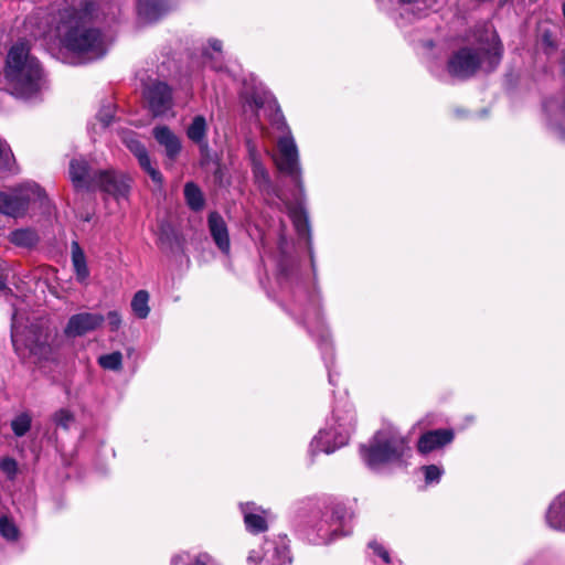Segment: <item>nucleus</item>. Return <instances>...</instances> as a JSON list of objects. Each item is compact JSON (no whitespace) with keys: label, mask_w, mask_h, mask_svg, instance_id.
Segmentation results:
<instances>
[{"label":"nucleus","mask_w":565,"mask_h":565,"mask_svg":"<svg viewBox=\"0 0 565 565\" xmlns=\"http://www.w3.org/2000/svg\"><path fill=\"white\" fill-rule=\"evenodd\" d=\"M126 147L134 153L137 158L139 166L142 168L145 172L149 174L151 180L156 183H161L162 175L158 169H156L150 160L148 151L146 147L141 143L139 139L134 134H127L122 138Z\"/></svg>","instance_id":"obj_16"},{"label":"nucleus","mask_w":565,"mask_h":565,"mask_svg":"<svg viewBox=\"0 0 565 565\" xmlns=\"http://www.w3.org/2000/svg\"><path fill=\"white\" fill-rule=\"evenodd\" d=\"M105 321L100 313L81 312L72 316L65 328V334L68 337H82L88 332L98 329Z\"/></svg>","instance_id":"obj_13"},{"label":"nucleus","mask_w":565,"mask_h":565,"mask_svg":"<svg viewBox=\"0 0 565 565\" xmlns=\"http://www.w3.org/2000/svg\"><path fill=\"white\" fill-rule=\"evenodd\" d=\"M184 196L188 205L194 210L200 211L204 206L203 193L198 185L189 182L184 185Z\"/></svg>","instance_id":"obj_27"},{"label":"nucleus","mask_w":565,"mask_h":565,"mask_svg":"<svg viewBox=\"0 0 565 565\" xmlns=\"http://www.w3.org/2000/svg\"><path fill=\"white\" fill-rule=\"evenodd\" d=\"M145 96L154 117L166 115L173 107L172 92L166 83H152L147 87Z\"/></svg>","instance_id":"obj_12"},{"label":"nucleus","mask_w":565,"mask_h":565,"mask_svg":"<svg viewBox=\"0 0 565 565\" xmlns=\"http://www.w3.org/2000/svg\"><path fill=\"white\" fill-rule=\"evenodd\" d=\"M289 215L299 235L306 236L309 234V222L306 212L302 207H289Z\"/></svg>","instance_id":"obj_28"},{"label":"nucleus","mask_w":565,"mask_h":565,"mask_svg":"<svg viewBox=\"0 0 565 565\" xmlns=\"http://www.w3.org/2000/svg\"><path fill=\"white\" fill-rule=\"evenodd\" d=\"M209 230L211 236L221 252L228 254L231 249V242L227 225L224 218L216 212L209 215Z\"/></svg>","instance_id":"obj_19"},{"label":"nucleus","mask_w":565,"mask_h":565,"mask_svg":"<svg viewBox=\"0 0 565 565\" xmlns=\"http://www.w3.org/2000/svg\"><path fill=\"white\" fill-rule=\"evenodd\" d=\"M248 111L256 120H260L262 117L268 119L271 130L263 126L260 129L264 137L277 140L276 166L280 172L291 177L302 191L298 148L274 96L268 92H254L245 99L244 113Z\"/></svg>","instance_id":"obj_2"},{"label":"nucleus","mask_w":565,"mask_h":565,"mask_svg":"<svg viewBox=\"0 0 565 565\" xmlns=\"http://www.w3.org/2000/svg\"><path fill=\"white\" fill-rule=\"evenodd\" d=\"M207 122L204 116L196 115L186 129L188 138L201 148H207L206 141Z\"/></svg>","instance_id":"obj_24"},{"label":"nucleus","mask_w":565,"mask_h":565,"mask_svg":"<svg viewBox=\"0 0 565 565\" xmlns=\"http://www.w3.org/2000/svg\"><path fill=\"white\" fill-rule=\"evenodd\" d=\"M95 190H100L113 196L118 204L128 201L131 179L115 170H98Z\"/></svg>","instance_id":"obj_11"},{"label":"nucleus","mask_w":565,"mask_h":565,"mask_svg":"<svg viewBox=\"0 0 565 565\" xmlns=\"http://www.w3.org/2000/svg\"><path fill=\"white\" fill-rule=\"evenodd\" d=\"M14 162L13 154L8 147L7 142L0 139V171L12 172V164Z\"/></svg>","instance_id":"obj_31"},{"label":"nucleus","mask_w":565,"mask_h":565,"mask_svg":"<svg viewBox=\"0 0 565 565\" xmlns=\"http://www.w3.org/2000/svg\"><path fill=\"white\" fill-rule=\"evenodd\" d=\"M98 363L105 370L119 371L122 367V354L116 351L102 355L98 359Z\"/></svg>","instance_id":"obj_29"},{"label":"nucleus","mask_w":565,"mask_h":565,"mask_svg":"<svg viewBox=\"0 0 565 565\" xmlns=\"http://www.w3.org/2000/svg\"><path fill=\"white\" fill-rule=\"evenodd\" d=\"M545 519L550 527L565 532V491L551 502Z\"/></svg>","instance_id":"obj_22"},{"label":"nucleus","mask_w":565,"mask_h":565,"mask_svg":"<svg viewBox=\"0 0 565 565\" xmlns=\"http://www.w3.org/2000/svg\"><path fill=\"white\" fill-rule=\"evenodd\" d=\"M0 470L10 479L13 480L18 473V462L11 457L0 459Z\"/></svg>","instance_id":"obj_35"},{"label":"nucleus","mask_w":565,"mask_h":565,"mask_svg":"<svg viewBox=\"0 0 565 565\" xmlns=\"http://www.w3.org/2000/svg\"><path fill=\"white\" fill-rule=\"evenodd\" d=\"M11 427H12L13 433L18 437L24 436L29 431V429L31 427V417H30V415L26 414V413L20 414L19 416H17L12 420Z\"/></svg>","instance_id":"obj_30"},{"label":"nucleus","mask_w":565,"mask_h":565,"mask_svg":"<svg viewBox=\"0 0 565 565\" xmlns=\"http://www.w3.org/2000/svg\"><path fill=\"white\" fill-rule=\"evenodd\" d=\"M106 319H107V323H108L110 331H117L120 328L121 322H122L120 313L115 310L109 311L107 313Z\"/></svg>","instance_id":"obj_37"},{"label":"nucleus","mask_w":565,"mask_h":565,"mask_svg":"<svg viewBox=\"0 0 565 565\" xmlns=\"http://www.w3.org/2000/svg\"><path fill=\"white\" fill-rule=\"evenodd\" d=\"M98 119L100 120L103 128H106L113 119L111 110L108 109L107 111H100L98 115Z\"/></svg>","instance_id":"obj_40"},{"label":"nucleus","mask_w":565,"mask_h":565,"mask_svg":"<svg viewBox=\"0 0 565 565\" xmlns=\"http://www.w3.org/2000/svg\"><path fill=\"white\" fill-rule=\"evenodd\" d=\"M53 420L57 427L68 429L74 423V416L70 411L63 408L53 415Z\"/></svg>","instance_id":"obj_34"},{"label":"nucleus","mask_w":565,"mask_h":565,"mask_svg":"<svg viewBox=\"0 0 565 565\" xmlns=\"http://www.w3.org/2000/svg\"><path fill=\"white\" fill-rule=\"evenodd\" d=\"M422 471L424 473L425 482L427 484L439 483L444 475L443 467L437 465L424 466L422 467Z\"/></svg>","instance_id":"obj_33"},{"label":"nucleus","mask_w":565,"mask_h":565,"mask_svg":"<svg viewBox=\"0 0 565 565\" xmlns=\"http://www.w3.org/2000/svg\"><path fill=\"white\" fill-rule=\"evenodd\" d=\"M352 513L342 504L332 508L331 514L326 519L318 529L319 536L324 544L331 543L333 540L351 533Z\"/></svg>","instance_id":"obj_10"},{"label":"nucleus","mask_w":565,"mask_h":565,"mask_svg":"<svg viewBox=\"0 0 565 565\" xmlns=\"http://www.w3.org/2000/svg\"><path fill=\"white\" fill-rule=\"evenodd\" d=\"M502 45L494 31H486L473 46H465L448 61V72L459 78L473 75L480 67L490 72L500 63Z\"/></svg>","instance_id":"obj_4"},{"label":"nucleus","mask_w":565,"mask_h":565,"mask_svg":"<svg viewBox=\"0 0 565 565\" xmlns=\"http://www.w3.org/2000/svg\"><path fill=\"white\" fill-rule=\"evenodd\" d=\"M370 547L384 561V563H390V554L381 544L372 542L370 543Z\"/></svg>","instance_id":"obj_39"},{"label":"nucleus","mask_w":565,"mask_h":565,"mask_svg":"<svg viewBox=\"0 0 565 565\" xmlns=\"http://www.w3.org/2000/svg\"><path fill=\"white\" fill-rule=\"evenodd\" d=\"M8 239L15 247L31 249L39 243L40 235L34 228L21 227L10 232Z\"/></svg>","instance_id":"obj_23"},{"label":"nucleus","mask_w":565,"mask_h":565,"mask_svg":"<svg viewBox=\"0 0 565 565\" xmlns=\"http://www.w3.org/2000/svg\"><path fill=\"white\" fill-rule=\"evenodd\" d=\"M189 565H217L216 561L209 554H200Z\"/></svg>","instance_id":"obj_38"},{"label":"nucleus","mask_w":565,"mask_h":565,"mask_svg":"<svg viewBox=\"0 0 565 565\" xmlns=\"http://www.w3.org/2000/svg\"><path fill=\"white\" fill-rule=\"evenodd\" d=\"M47 198L34 182H25L6 192L0 191V213L11 217H22L31 206H46Z\"/></svg>","instance_id":"obj_8"},{"label":"nucleus","mask_w":565,"mask_h":565,"mask_svg":"<svg viewBox=\"0 0 565 565\" xmlns=\"http://www.w3.org/2000/svg\"><path fill=\"white\" fill-rule=\"evenodd\" d=\"M105 13L94 0H81L77 4H64L53 17L55 34L61 46L81 63L103 57L108 49L103 33L90 25Z\"/></svg>","instance_id":"obj_1"},{"label":"nucleus","mask_w":565,"mask_h":565,"mask_svg":"<svg viewBox=\"0 0 565 565\" xmlns=\"http://www.w3.org/2000/svg\"><path fill=\"white\" fill-rule=\"evenodd\" d=\"M455 439L452 429H435L428 430L419 437L417 441V450L422 455H428L433 451L443 449L445 446L450 445Z\"/></svg>","instance_id":"obj_14"},{"label":"nucleus","mask_w":565,"mask_h":565,"mask_svg":"<svg viewBox=\"0 0 565 565\" xmlns=\"http://www.w3.org/2000/svg\"><path fill=\"white\" fill-rule=\"evenodd\" d=\"M552 126H553V129L555 130L556 135L561 139L565 140V129L563 128V124L553 122Z\"/></svg>","instance_id":"obj_41"},{"label":"nucleus","mask_w":565,"mask_h":565,"mask_svg":"<svg viewBox=\"0 0 565 565\" xmlns=\"http://www.w3.org/2000/svg\"><path fill=\"white\" fill-rule=\"evenodd\" d=\"M559 116L562 121L565 124V104L561 107Z\"/></svg>","instance_id":"obj_43"},{"label":"nucleus","mask_w":565,"mask_h":565,"mask_svg":"<svg viewBox=\"0 0 565 565\" xmlns=\"http://www.w3.org/2000/svg\"><path fill=\"white\" fill-rule=\"evenodd\" d=\"M6 279L7 275L4 273L2 264L0 263V290H2L6 287Z\"/></svg>","instance_id":"obj_42"},{"label":"nucleus","mask_w":565,"mask_h":565,"mask_svg":"<svg viewBox=\"0 0 565 565\" xmlns=\"http://www.w3.org/2000/svg\"><path fill=\"white\" fill-rule=\"evenodd\" d=\"M354 412L352 409H334L327 426L321 429L310 443V452L331 454L348 444L354 426Z\"/></svg>","instance_id":"obj_6"},{"label":"nucleus","mask_w":565,"mask_h":565,"mask_svg":"<svg viewBox=\"0 0 565 565\" xmlns=\"http://www.w3.org/2000/svg\"><path fill=\"white\" fill-rule=\"evenodd\" d=\"M321 338H322V340H323L324 342H327L328 337H327V334H324V332L322 333Z\"/></svg>","instance_id":"obj_44"},{"label":"nucleus","mask_w":565,"mask_h":565,"mask_svg":"<svg viewBox=\"0 0 565 565\" xmlns=\"http://www.w3.org/2000/svg\"><path fill=\"white\" fill-rule=\"evenodd\" d=\"M0 533L9 541H15L19 536L17 525L7 516L0 518Z\"/></svg>","instance_id":"obj_32"},{"label":"nucleus","mask_w":565,"mask_h":565,"mask_svg":"<svg viewBox=\"0 0 565 565\" xmlns=\"http://www.w3.org/2000/svg\"><path fill=\"white\" fill-rule=\"evenodd\" d=\"M12 343L22 359H32L34 363L54 361L56 350L52 344V334L38 326H32L25 334L12 331Z\"/></svg>","instance_id":"obj_7"},{"label":"nucleus","mask_w":565,"mask_h":565,"mask_svg":"<svg viewBox=\"0 0 565 565\" xmlns=\"http://www.w3.org/2000/svg\"><path fill=\"white\" fill-rule=\"evenodd\" d=\"M248 563L254 565H288L291 562L285 536L266 540L258 550L250 551Z\"/></svg>","instance_id":"obj_9"},{"label":"nucleus","mask_w":565,"mask_h":565,"mask_svg":"<svg viewBox=\"0 0 565 565\" xmlns=\"http://www.w3.org/2000/svg\"><path fill=\"white\" fill-rule=\"evenodd\" d=\"M72 264L76 274V279L81 282L86 281L89 276L86 256L76 242L72 244Z\"/></svg>","instance_id":"obj_25"},{"label":"nucleus","mask_w":565,"mask_h":565,"mask_svg":"<svg viewBox=\"0 0 565 565\" xmlns=\"http://www.w3.org/2000/svg\"><path fill=\"white\" fill-rule=\"evenodd\" d=\"M212 66H213L214 68H216V70H220V68H221V67H220L218 65H216V64H213Z\"/></svg>","instance_id":"obj_45"},{"label":"nucleus","mask_w":565,"mask_h":565,"mask_svg":"<svg viewBox=\"0 0 565 565\" xmlns=\"http://www.w3.org/2000/svg\"><path fill=\"white\" fill-rule=\"evenodd\" d=\"M84 159L70 162V179L76 190L95 191L96 174Z\"/></svg>","instance_id":"obj_17"},{"label":"nucleus","mask_w":565,"mask_h":565,"mask_svg":"<svg viewBox=\"0 0 565 565\" xmlns=\"http://www.w3.org/2000/svg\"><path fill=\"white\" fill-rule=\"evenodd\" d=\"M434 1L436 2L437 0H434Z\"/></svg>","instance_id":"obj_46"},{"label":"nucleus","mask_w":565,"mask_h":565,"mask_svg":"<svg viewBox=\"0 0 565 565\" xmlns=\"http://www.w3.org/2000/svg\"><path fill=\"white\" fill-rule=\"evenodd\" d=\"M152 134L157 142L164 148L166 156L174 160L182 148L180 138L168 126H157Z\"/></svg>","instance_id":"obj_20"},{"label":"nucleus","mask_w":565,"mask_h":565,"mask_svg":"<svg viewBox=\"0 0 565 565\" xmlns=\"http://www.w3.org/2000/svg\"><path fill=\"white\" fill-rule=\"evenodd\" d=\"M241 511L248 532L256 534L267 530L268 520L271 518L270 511L263 509L254 502L242 503Z\"/></svg>","instance_id":"obj_18"},{"label":"nucleus","mask_w":565,"mask_h":565,"mask_svg":"<svg viewBox=\"0 0 565 565\" xmlns=\"http://www.w3.org/2000/svg\"><path fill=\"white\" fill-rule=\"evenodd\" d=\"M248 151L252 161L254 181L258 190L266 196H277L280 199V194L276 186L271 183L268 171L262 163L257 150L250 143H248Z\"/></svg>","instance_id":"obj_15"},{"label":"nucleus","mask_w":565,"mask_h":565,"mask_svg":"<svg viewBox=\"0 0 565 565\" xmlns=\"http://www.w3.org/2000/svg\"><path fill=\"white\" fill-rule=\"evenodd\" d=\"M409 452L407 439L391 425L381 428L367 445L361 447L362 459L371 469L401 462Z\"/></svg>","instance_id":"obj_5"},{"label":"nucleus","mask_w":565,"mask_h":565,"mask_svg":"<svg viewBox=\"0 0 565 565\" xmlns=\"http://www.w3.org/2000/svg\"><path fill=\"white\" fill-rule=\"evenodd\" d=\"M203 55L211 60L222 56V42L217 39H210L207 41V47L204 49Z\"/></svg>","instance_id":"obj_36"},{"label":"nucleus","mask_w":565,"mask_h":565,"mask_svg":"<svg viewBox=\"0 0 565 565\" xmlns=\"http://www.w3.org/2000/svg\"><path fill=\"white\" fill-rule=\"evenodd\" d=\"M149 292L147 290H138L130 302L131 310L138 319H146L150 313Z\"/></svg>","instance_id":"obj_26"},{"label":"nucleus","mask_w":565,"mask_h":565,"mask_svg":"<svg viewBox=\"0 0 565 565\" xmlns=\"http://www.w3.org/2000/svg\"><path fill=\"white\" fill-rule=\"evenodd\" d=\"M168 10V0H137L138 15L145 22L157 21Z\"/></svg>","instance_id":"obj_21"},{"label":"nucleus","mask_w":565,"mask_h":565,"mask_svg":"<svg viewBox=\"0 0 565 565\" xmlns=\"http://www.w3.org/2000/svg\"><path fill=\"white\" fill-rule=\"evenodd\" d=\"M4 78L8 92L21 99L38 96L44 86L43 70L36 57L30 54L25 42L14 44L7 56Z\"/></svg>","instance_id":"obj_3"}]
</instances>
